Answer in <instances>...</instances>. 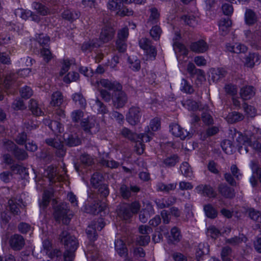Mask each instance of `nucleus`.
Here are the masks:
<instances>
[{
	"label": "nucleus",
	"mask_w": 261,
	"mask_h": 261,
	"mask_svg": "<svg viewBox=\"0 0 261 261\" xmlns=\"http://www.w3.org/2000/svg\"><path fill=\"white\" fill-rule=\"evenodd\" d=\"M223 150L227 154H231L233 152L234 150V147L230 145L229 141H226L224 142L222 145Z\"/></svg>",
	"instance_id": "4d7b16f0"
},
{
	"label": "nucleus",
	"mask_w": 261,
	"mask_h": 261,
	"mask_svg": "<svg viewBox=\"0 0 261 261\" xmlns=\"http://www.w3.org/2000/svg\"><path fill=\"white\" fill-rule=\"evenodd\" d=\"M40 54L46 62H48L53 58L52 54L48 48H43L41 49Z\"/></svg>",
	"instance_id": "3c124183"
},
{
	"label": "nucleus",
	"mask_w": 261,
	"mask_h": 261,
	"mask_svg": "<svg viewBox=\"0 0 261 261\" xmlns=\"http://www.w3.org/2000/svg\"><path fill=\"white\" fill-rule=\"evenodd\" d=\"M181 90L188 93H191L193 91L192 87L185 80H182L181 83Z\"/></svg>",
	"instance_id": "0e129e2a"
},
{
	"label": "nucleus",
	"mask_w": 261,
	"mask_h": 261,
	"mask_svg": "<svg viewBox=\"0 0 261 261\" xmlns=\"http://www.w3.org/2000/svg\"><path fill=\"white\" fill-rule=\"evenodd\" d=\"M104 226L105 224L103 223V220L100 219L98 220L97 224H94V228H92V230H90L91 227H89V229H87L86 230V232L89 239L92 241H94L96 239L97 237L96 229L100 230Z\"/></svg>",
	"instance_id": "f3484780"
},
{
	"label": "nucleus",
	"mask_w": 261,
	"mask_h": 261,
	"mask_svg": "<svg viewBox=\"0 0 261 261\" xmlns=\"http://www.w3.org/2000/svg\"><path fill=\"white\" fill-rule=\"evenodd\" d=\"M8 150L13 151L16 158L19 160H24L28 156L27 153L23 150L16 148L15 144L12 141H8L5 145Z\"/></svg>",
	"instance_id": "dca6fc26"
},
{
	"label": "nucleus",
	"mask_w": 261,
	"mask_h": 261,
	"mask_svg": "<svg viewBox=\"0 0 261 261\" xmlns=\"http://www.w3.org/2000/svg\"><path fill=\"white\" fill-rule=\"evenodd\" d=\"M196 192L210 197H215L216 195L213 189L210 186L200 185L196 187Z\"/></svg>",
	"instance_id": "a211bd4d"
},
{
	"label": "nucleus",
	"mask_w": 261,
	"mask_h": 261,
	"mask_svg": "<svg viewBox=\"0 0 261 261\" xmlns=\"http://www.w3.org/2000/svg\"><path fill=\"white\" fill-rule=\"evenodd\" d=\"M80 15L79 12L69 10H65L62 13L63 18L69 20L76 19L80 17Z\"/></svg>",
	"instance_id": "7c9ffc66"
},
{
	"label": "nucleus",
	"mask_w": 261,
	"mask_h": 261,
	"mask_svg": "<svg viewBox=\"0 0 261 261\" xmlns=\"http://www.w3.org/2000/svg\"><path fill=\"white\" fill-rule=\"evenodd\" d=\"M53 195L52 190H45L44 192L42 200L41 202L40 203V206L43 207V208L47 206L49 202V200L50 197Z\"/></svg>",
	"instance_id": "58836bf2"
},
{
	"label": "nucleus",
	"mask_w": 261,
	"mask_h": 261,
	"mask_svg": "<svg viewBox=\"0 0 261 261\" xmlns=\"http://www.w3.org/2000/svg\"><path fill=\"white\" fill-rule=\"evenodd\" d=\"M231 25V21L228 18H222L219 22V31L222 35H226Z\"/></svg>",
	"instance_id": "b1692460"
},
{
	"label": "nucleus",
	"mask_w": 261,
	"mask_h": 261,
	"mask_svg": "<svg viewBox=\"0 0 261 261\" xmlns=\"http://www.w3.org/2000/svg\"><path fill=\"white\" fill-rule=\"evenodd\" d=\"M240 93L243 100L250 99L255 95V89L251 86H246L241 88Z\"/></svg>",
	"instance_id": "412c9836"
},
{
	"label": "nucleus",
	"mask_w": 261,
	"mask_h": 261,
	"mask_svg": "<svg viewBox=\"0 0 261 261\" xmlns=\"http://www.w3.org/2000/svg\"><path fill=\"white\" fill-rule=\"evenodd\" d=\"M204 211L206 216L211 219L217 216L218 212L216 208L211 204H208L204 206Z\"/></svg>",
	"instance_id": "2f4dec72"
},
{
	"label": "nucleus",
	"mask_w": 261,
	"mask_h": 261,
	"mask_svg": "<svg viewBox=\"0 0 261 261\" xmlns=\"http://www.w3.org/2000/svg\"><path fill=\"white\" fill-rule=\"evenodd\" d=\"M95 106L97 108V111L98 113L101 114H106L108 112V110L106 107L98 99H97L95 101Z\"/></svg>",
	"instance_id": "e2e57ef3"
},
{
	"label": "nucleus",
	"mask_w": 261,
	"mask_h": 261,
	"mask_svg": "<svg viewBox=\"0 0 261 261\" xmlns=\"http://www.w3.org/2000/svg\"><path fill=\"white\" fill-rule=\"evenodd\" d=\"M10 246L15 250H20L24 245L23 238L19 234L12 236L9 241Z\"/></svg>",
	"instance_id": "ddd939ff"
},
{
	"label": "nucleus",
	"mask_w": 261,
	"mask_h": 261,
	"mask_svg": "<svg viewBox=\"0 0 261 261\" xmlns=\"http://www.w3.org/2000/svg\"><path fill=\"white\" fill-rule=\"evenodd\" d=\"M207 44L203 40L193 42L190 46L191 49L197 53H203L208 49Z\"/></svg>",
	"instance_id": "6ab92c4d"
},
{
	"label": "nucleus",
	"mask_w": 261,
	"mask_h": 261,
	"mask_svg": "<svg viewBox=\"0 0 261 261\" xmlns=\"http://www.w3.org/2000/svg\"><path fill=\"white\" fill-rule=\"evenodd\" d=\"M182 19L190 26L194 27L197 24V21L193 16H184L182 17Z\"/></svg>",
	"instance_id": "680f3d73"
},
{
	"label": "nucleus",
	"mask_w": 261,
	"mask_h": 261,
	"mask_svg": "<svg viewBox=\"0 0 261 261\" xmlns=\"http://www.w3.org/2000/svg\"><path fill=\"white\" fill-rule=\"evenodd\" d=\"M244 21L247 25H252L257 21V16L252 10L247 9L244 14Z\"/></svg>",
	"instance_id": "aec40b11"
},
{
	"label": "nucleus",
	"mask_w": 261,
	"mask_h": 261,
	"mask_svg": "<svg viewBox=\"0 0 261 261\" xmlns=\"http://www.w3.org/2000/svg\"><path fill=\"white\" fill-rule=\"evenodd\" d=\"M243 107L248 117H253L255 116L256 111L253 107L249 106L246 103H244L243 105Z\"/></svg>",
	"instance_id": "a18cd8bd"
},
{
	"label": "nucleus",
	"mask_w": 261,
	"mask_h": 261,
	"mask_svg": "<svg viewBox=\"0 0 261 261\" xmlns=\"http://www.w3.org/2000/svg\"><path fill=\"white\" fill-rule=\"evenodd\" d=\"M42 252L48 257L55 259V261H60L62 259V252L58 249H52L51 243L48 240H44L42 243Z\"/></svg>",
	"instance_id": "7ed1b4c3"
},
{
	"label": "nucleus",
	"mask_w": 261,
	"mask_h": 261,
	"mask_svg": "<svg viewBox=\"0 0 261 261\" xmlns=\"http://www.w3.org/2000/svg\"><path fill=\"white\" fill-rule=\"evenodd\" d=\"M36 39L37 40L39 43L42 46L47 45L50 40L49 37L48 36L43 34H38L36 36Z\"/></svg>",
	"instance_id": "5fc2aeb1"
},
{
	"label": "nucleus",
	"mask_w": 261,
	"mask_h": 261,
	"mask_svg": "<svg viewBox=\"0 0 261 261\" xmlns=\"http://www.w3.org/2000/svg\"><path fill=\"white\" fill-rule=\"evenodd\" d=\"M226 51L233 54H244L248 50V47L240 42L228 43L225 46Z\"/></svg>",
	"instance_id": "1a4fd4ad"
},
{
	"label": "nucleus",
	"mask_w": 261,
	"mask_h": 261,
	"mask_svg": "<svg viewBox=\"0 0 261 261\" xmlns=\"http://www.w3.org/2000/svg\"><path fill=\"white\" fill-rule=\"evenodd\" d=\"M253 131L256 133L255 136L254 133L252 135H250L249 133H245V135H243L241 134H239V136L237 138L238 144L239 151L241 152L243 151V148H244L246 153L248 152V146L252 147L253 149L261 152V144L257 141L254 142L253 143H252V141L258 138L260 135V131L258 129L254 128Z\"/></svg>",
	"instance_id": "f257e3e1"
},
{
	"label": "nucleus",
	"mask_w": 261,
	"mask_h": 261,
	"mask_svg": "<svg viewBox=\"0 0 261 261\" xmlns=\"http://www.w3.org/2000/svg\"><path fill=\"white\" fill-rule=\"evenodd\" d=\"M244 115L239 112H232L227 116L226 119L228 123H233L242 120Z\"/></svg>",
	"instance_id": "bb28decb"
},
{
	"label": "nucleus",
	"mask_w": 261,
	"mask_h": 261,
	"mask_svg": "<svg viewBox=\"0 0 261 261\" xmlns=\"http://www.w3.org/2000/svg\"><path fill=\"white\" fill-rule=\"evenodd\" d=\"M63 102V96L60 91L53 93L50 97V105L53 107H60Z\"/></svg>",
	"instance_id": "5701e85b"
},
{
	"label": "nucleus",
	"mask_w": 261,
	"mask_h": 261,
	"mask_svg": "<svg viewBox=\"0 0 261 261\" xmlns=\"http://www.w3.org/2000/svg\"><path fill=\"white\" fill-rule=\"evenodd\" d=\"M139 45L144 50L147 60H153L155 59L156 51L155 47L151 45L149 40L146 38L141 39Z\"/></svg>",
	"instance_id": "20e7f679"
},
{
	"label": "nucleus",
	"mask_w": 261,
	"mask_h": 261,
	"mask_svg": "<svg viewBox=\"0 0 261 261\" xmlns=\"http://www.w3.org/2000/svg\"><path fill=\"white\" fill-rule=\"evenodd\" d=\"M209 252V248L207 244H199L196 252V256L198 261L204 255L207 254Z\"/></svg>",
	"instance_id": "cd10ccee"
},
{
	"label": "nucleus",
	"mask_w": 261,
	"mask_h": 261,
	"mask_svg": "<svg viewBox=\"0 0 261 261\" xmlns=\"http://www.w3.org/2000/svg\"><path fill=\"white\" fill-rule=\"evenodd\" d=\"M121 134L124 137L132 141H135L137 138V135L126 127H124L121 129Z\"/></svg>",
	"instance_id": "c03bdc74"
},
{
	"label": "nucleus",
	"mask_w": 261,
	"mask_h": 261,
	"mask_svg": "<svg viewBox=\"0 0 261 261\" xmlns=\"http://www.w3.org/2000/svg\"><path fill=\"white\" fill-rule=\"evenodd\" d=\"M140 208V205L138 202L135 201L130 205H123L120 210L119 215L121 218L125 220L129 219L133 214L137 213Z\"/></svg>",
	"instance_id": "39448f33"
},
{
	"label": "nucleus",
	"mask_w": 261,
	"mask_h": 261,
	"mask_svg": "<svg viewBox=\"0 0 261 261\" xmlns=\"http://www.w3.org/2000/svg\"><path fill=\"white\" fill-rule=\"evenodd\" d=\"M68 210L67 208H62L58 207L54 213V217L58 221H62L63 223L67 224L69 223L70 218L67 214Z\"/></svg>",
	"instance_id": "f8f14e48"
},
{
	"label": "nucleus",
	"mask_w": 261,
	"mask_h": 261,
	"mask_svg": "<svg viewBox=\"0 0 261 261\" xmlns=\"http://www.w3.org/2000/svg\"><path fill=\"white\" fill-rule=\"evenodd\" d=\"M15 14L16 16H19L23 19L27 20L32 15V11L22 9H18L16 10Z\"/></svg>",
	"instance_id": "79ce46f5"
},
{
	"label": "nucleus",
	"mask_w": 261,
	"mask_h": 261,
	"mask_svg": "<svg viewBox=\"0 0 261 261\" xmlns=\"http://www.w3.org/2000/svg\"><path fill=\"white\" fill-rule=\"evenodd\" d=\"M43 122L45 125H47L49 126L50 129L55 133L57 138H58L59 134H61L63 130L62 124L58 121H50L49 119L47 118L44 119ZM60 136H61L60 135ZM60 138H61V137Z\"/></svg>",
	"instance_id": "4468645a"
},
{
	"label": "nucleus",
	"mask_w": 261,
	"mask_h": 261,
	"mask_svg": "<svg viewBox=\"0 0 261 261\" xmlns=\"http://www.w3.org/2000/svg\"><path fill=\"white\" fill-rule=\"evenodd\" d=\"M115 96L113 98L114 105L117 108L123 107L127 100V96L124 92L120 90L116 91Z\"/></svg>",
	"instance_id": "9d476101"
},
{
	"label": "nucleus",
	"mask_w": 261,
	"mask_h": 261,
	"mask_svg": "<svg viewBox=\"0 0 261 261\" xmlns=\"http://www.w3.org/2000/svg\"><path fill=\"white\" fill-rule=\"evenodd\" d=\"M61 63L62 67L60 71V75L62 76L68 71L70 66L73 63V61L68 59H64Z\"/></svg>",
	"instance_id": "f704fd0d"
},
{
	"label": "nucleus",
	"mask_w": 261,
	"mask_h": 261,
	"mask_svg": "<svg viewBox=\"0 0 261 261\" xmlns=\"http://www.w3.org/2000/svg\"><path fill=\"white\" fill-rule=\"evenodd\" d=\"M226 74L225 69L218 68L214 70L212 72V77L214 81H218L223 78Z\"/></svg>",
	"instance_id": "c9c22d12"
},
{
	"label": "nucleus",
	"mask_w": 261,
	"mask_h": 261,
	"mask_svg": "<svg viewBox=\"0 0 261 261\" xmlns=\"http://www.w3.org/2000/svg\"><path fill=\"white\" fill-rule=\"evenodd\" d=\"M181 238L179 230L176 227L172 228L171 230V234L169 236V240L174 243L179 241Z\"/></svg>",
	"instance_id": "72a5a7b5"
},
{
	"label": "nucleus",
	"mask_w": 261,
	"mask_h": 261,
	"mask_svg": "<svg viewBox=\"0 0 261 261\" xmlns=\"http://www.w3.org/2000/svg\"><path fill=\"white\" fill-rule=\"evenodd\" d=\"M107 7L110 10L117 12L119 11L121 7V2H119L118 0H110L108 3Z\"/></svg>",
	"instance_id": "37998d69"
},
{
	"label": "nucleus",
	"mask_w": 261,
	"mask_h": 261,
	"mask_svg": "<svg viewBox=\"0 0 261 261\" xmlns=\"http://www.w3.org/2000/svg\"><path fill=\"white\" fill-rule=\"evenodd\" d=\"M253 246L255 250L257 252L261 253V233L256 237Z\"/></svg>",
	"instance_id": "774afa93"
},
{
	"label": "nucleus",
	"mask_w": 261,
	"mask_h": 261,
	"mask_svg": "<svg viewBox=\"0 0 261 261\" xmlns=\"http://www.w3.org/2000/svg\"><path fill=\"white\" fill-rule=\"evenodd\" d=\"M63 140L65 143L69 146H74L79 145L81 143V140L77 136L74 135H69L65 133L63 135V139L59 138L58 140L56 139L50 138L46 140V143L55 148L63 151Z\"/></svg>",
	"instance_id": "f03ea898"
},
{
	"label": "nucleus",
	"mask_w": 261,
	"mask_h": 261,
	"mask_svg": "<svg viewBox=\"0 0 261 261\" xmlns=\"http://www.w3.org/2000/svg\"><path fill=\"white\" fill-rule=\"evenodd\" d=\"M32 8L38 13L43 16L48 14L49 12V9L46 7L37 2H34L32 4Z\"/></svg>",
	"instance_id": "c85d7f7f"
},
{
	"label": "nucleus",
	"mask_w": 261,
	"mask_h": 261,
	"mask_svg": "<svg viewBox=\"0 0 261 261\" xmlns=\"http://www.w3.org/2000/svg\"><path fill=\"white\" fill-rule=\"evenodd\" d=\"M173 47L175 53L179 54L180 55L187 56L188 54V49L184 45L180 43H175L173 46Z\"/></svg>",
	"instance_id": "4c0bfd02"
},
{
	"label": "nucleus",
	"mask_w": 261,
	"mask_h": 261,
	"mask_svg": "<svg viewBox=\"0 0 261 261\" xmlns=\"http://www.w3.org/2000/svg\"><path fill=\"white\" fill-rule=\"evenodd\" d=\"M99 46H100V43H97V42L92 40L89 42H85L82 46V49L83 51L87 52L88 51H91L93 48L97 47Z\"/></svg>",
	"instance_id": "ea45409f"
},
{
	"label": "nucleus",
	"mask_w": 261,
	"mask_h": 261,
	"mask_svg": "<svg viewBox=\"0 0 261 261\" xmlns=\"http://www.w3.org/2000/svg\"><path fill=\"white\" fill-rule=\"evenodd\" d=\"M72 99L76 105L81 108H85L87 105L86 99L80 93H75L72 95Z\"/></svg>",
	"instance_id": "473e14b6"
},
{
	"label": "nucleus",
	"mask_w": 261,
	"mask_h": 261,
	"mask_svg": "<svg viewBox=\"0 0 261 261\" xmlns=\"http://www.w3.org/2000/svg\"><path fill=\"white\" fill-rule=\"evenodd\" d=\"M115 248L116 252L121 256H125L127 254V248L121 240H117L115 242Z\"/></svg>",
	"instance_id": "a878e982"
},
{
	"label": "nucleus",
	"mask_w": 261,
	"mask_h": 261,
	"mask_svg": "<svg viewBox=\"0 0 261 261\" xmlns=\"http://www.w3.org/2000/svg\"><path fill=\"white\" fill-rule=\"evenodd\" d=\"M29 108L34 115L41 116L43 114L37 102L34 99H32L30 100Z\"/></svg>",
	"instance_id": "c756f323"
},
{
	"label": "nucleus",
	"mask_w": 261,
	"mask_h": 261,
	"mask_svg": "<svg viewBox=\"0 0 261 261\" xmlns=\"http://www.w3.org/2000/svg\"><path fill=\"white\" fill-rule=\"evenodd\" d=\"M141 116L140 109L137 107H132L126 115V120L130 125H135L140 122Z\"/></svg>",
	"instance_id": "423d86ee"
},
{
	"label": "nucleus",
	"mask_w": 261,
	"mask_h": 261,
	"mask_svg": "<svg viewBox=\"0 0 261 261\" xmlns=\"http://www.w3.org/2000/svg\"><path fill=\"white\" fill-rule=\"evenodd\" d=\"M151 135H152V133L149 129L147 134H141L139 135H137L136 139H138L141 142H147L150 141L151 138Z\"/></svg>",
	"instance_id": "864d4df0"
},
{
	"label": "nucleus",
	"mask_w": 261,
	"mask_h": 261,
	"mask_svg": "<svg viewBox=\"0 0 261 261\" xmlns=\"http://www.w3.org/2000/svg\"><path fill=\"white\" fill-rule=\"evenodd\" d=\"M187 70L191 74L198 73L203 78H204V73L200 69H196L195 66L192 63H189L187 66Z\"/></svg>",
	"instance_id": "09e8293b"
},
{
	"label": "nucleus",
	"mask_w": 261,
	"mask_h": 261,
	"mask_svg": "<svg viewBox=\"0 0 261 261\" xmlns=\"http://www.w3.org/2000/svg\"><path fill=\"white\" fill-rule=\"evenodd\" d=\"M115 34V30L113 28L110 27H106L103 28L101 31L100 35V41L97 42V43H102L107 42L111 40L114 37Z\"/></svg>",
	"instance_id": "9b49d317"
},
{
	"label": "nucleus",
	"mask_w": 261,
	"mask_h": 261,
	"mask_svg": "<svg viewBox=\"0 0 261 261\" xmlns=\"http://www.w3.org/2000/svg\"><path fill=\"white\" fill-rule=\"evenodd\" d=\"M150 34L154 40L159 39L161 34V28L156 25L153 27L150 31Z\"/></svg>",
	"instance_id": "6e6d98bb"
},
{
	"label": "nucleus",
	"mask_w": 261,
	"mask_h": 261,
	"mask_svg": "<svg viewBox=\"0 0 261 261\" xmlns=\"http://www.w3.org/2000/svg\"><path fill=\"white\" fill-rule=\"evenodd\" d=\"M180 169L182 173L186 177H191L192 175V170L189 164L185 162L180 166Z\"/></svg>",
	"instance_id": "a19ab883"
},
{
	"label": "nucleus",
	"mask_w": 261,
	"mask_h": 261,
	"mask_svg": "<svg viewBox=\"0 0 261 261\" xmlns=\"http://www.w3.org/2000/svg\"><path fill=\"white\" fill-rule=\"evenodd\" d=\"M170 131L173 136L182 140L186 139L188 136V132L176 123L170 125Z\"/></svg>",
	"instance_id": "2eb2a0df"
},
{
	"label": "nucleus",
	"mask_w": 261,
	"mask_h": 261,
	"mask_svg": "<svg viewBox=\"0 0 261 261\" xmlns=\"http://www.w3.org/2000/svg\"><path fill=\"white\" fill-rule=\"evenodd\" d=\"M97 86L99 89L104 88L109 90H112L114 92L121 90V85L116 81L111 82L108 80L102 79L97 82Z\"/></svg>",
	"instance_id": "6e6552de"
},
{
	"label": "nucleus",
	"mask_w": 261,
	"mask_h": 261,
	"mask_svg": "<svg viewBox=\"0 0 261 261\" xmlns=\"http://www.w3.org/2000/svg\"><path fill=\"white\" fill-rule=\"evenodd\" d=\"M60 238L64 244L69 247L70 250L77 248L78 243L76 238L71 236L67 231H63L60 234Z\"/></svg>",
	"instance_id": "0eeeda50"
},
{
	"label": "nucleus",
	"mask_w": 261,
	"mask_h": 261,
	"mask_svg": "<svg viewBox=\"0 0 261 261\" xmlns=\"http://www.w3.org/2000/svg\"><path fill=\"white\" fill-rule=\"evenodd\" d=\"M178 162V157L176 155H173L166 158L164 160V164L168 166H173Z\"/></svg>",
	"instance_id": "13d9d810"
},
{
	"label": "nucleus",
	"mask_w": 261,
	"mask_h": 261,
	"mask_svg": "<svg viewBox=\"0 0 261 261\" xmlns=\"http://www.w3.org/2000/svg\"><path fill=\"white\" fill-rule=\"evenodd\" d=\"M128 35V30L127 28L125 27L121 29L118 34L117 40H126Z\"/></svg>",
	"instance_id": "69168bd1"
},
{
	"label": "nucleus",
	"mask_w": 261,
	"mask_h": 261,
	"mask_svg": "<svg viewBox=\"0 0 261 261\" xmlns=\"http://www.w3.org/2000/svg\"><path fill=\"white\" fill-rule=\"evenodd\" d=\"M219 193L226 198H231L234 196V190L225 185H220L219 187Z\"/></svg>",
	"instance_id": "393cba45"
},
{
	"label": "nucleus",
	"mask_w": 261,
	"mask_h": 261,
	"mask_svg": "<svg viewBox=\"0 0 261 261\" xmlns=\"http://www.w3.org/2000/svg\"><path fill=\"white\" fill-rule=\"evenodd\" d=\"M79 77V73L75 72H69L64 77L63 81L66 83L76 81Z\"/></svg>",
	"instance_id": "49530a36"
},
{
	"label": "nucleus",
	"mask_w": 261,
	"mask_h": 261,
	"mask_svg": "<svg viewBox=\"0 0 261 261\" xmlns=\"http://www.w3.org/2000/svg\"><path fill=\"white\" fill-rule=\"evenodd\" d=\"M150 241V237L148 235L140 236L137 239L138 244L141 246L147 245Z\"/></svg>",
	"instance_id": "338daca9"
},
{
	"label": "nucleus",
	"mask_w": 261,
	"mask_h": 261,
	"mask_svg": "<svg viewBox=\"0 0 261 261\" xmlns=\"http://www.w3.org/2000/svg\"><path fill=\"white\" fill-rule=\"evenodd\" d=\"M21 96L24 98H29L33 95V91L28 86L23 87L20 91Z\"/></svg>",
	"instance_id": "603ef678"
},
{
	"label": "nucleus",
	"mask_w": 261,
	"mask_h": 261,
	"mask_svg": "<svg viewBox=\"0 0 261 261\" xmlns=\"http://www.w3.org/2000/svg\"><path fill=\"white\" fill-rule=\"evenodd\" d=\"M206 234L212 238H216L219 234L220 231L214 226H210L207 228Z\"/></svg>",
	"instance_id": "bf43d9fd"
},
{
	"label": "nucleus",
	"mask_w": 261,
	"mask_h": 261,
	"mask_svg": "<svg viewBox=\"0 0 261 261\" xmlns=\"http://www.w3.org/2000/svg\"><path fill=\"white\" fill-rule=\"evenodd\" d=\"M247 41L251 44L257 43V37L259 36V32H256L252 34L250 30H247L244 32Z\"/></svg>",
	"instance_id": "e433bc0d"
},
{
	"label": "nucleus",
	"mask_w": 261,
	"mask_h": 261,
	"mask_svg": "<svg viewBox=\"0 0 261 261\" xmlns=\"http://www.w3.org/2000/svg\"><path fill=\"white\" fill-rule=\"evenodd\" d=\"M161 126L160 121L158 118L152 119L149 124V129L151 132H155L160 129Z\"/></svg>",
	"instance_id": "8fccbe9b"
},
{
	"label": "nucleus",
	"mask_w": 261,
	"mask_h": 261,
	"mask_svg": "<svg viewBox=\"0 0 261 261\" xmlns=\"http://www.w3.org/2000/svg\"><path fill=\"white\" fill-rule=\"evenodd\" d=\"M102 179L101 174L97 173H94L91 178V184L94 187L97 188L100 185Z\"/></svg>",
	"instance_id": "de8ad7c7"
},
{
	"label": "nucleus",
	"mask_w": 261,
	"mask_h": 261,
	"mask_svg": "<svg viewBox=\"0 0 261 261\" xmlns=\"http://www.w3.org/2000/svg\"><path fill=\"white\" fill-rule=\"evenodd\" d=\"M260 57L256 53H250L245 59V65L248 67H253L256 64H259Z\"/></svg>",
	"instance_id": "4be33fe9"
},
{
	"label": "nucleus",
	"mask_w": 261,
	"mask_h": 261,
	"mask_svg": "<svg viewBox=\"0 0 261 261\" xmlns=\"http://www.w3.org/2000/svg\"><path fill=\"white\" fill-rule=\"evenodd\" d=\"M128 61L129 62V67L133 70L134 71H138L140 68V61L139 60L135 59L134 61L132 60L130 58L128 59Z\"/></svg>",
	"instance_id": "052dcab7"
}]
</instances>
